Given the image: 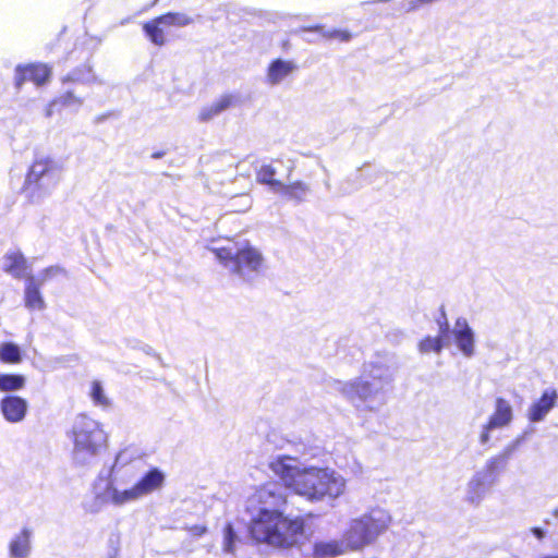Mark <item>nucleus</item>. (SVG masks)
<instances>
[{
	"label": "nucleus",
	"instance_id": "nucleus-1",
	"mask_svg": "<svg viewBox=\"0 0 558 558\" xmlns=\"http://www.w3.org/2000/svg\"><path fill=\"white\" fill-rule=\"evenodd\" d=\"M268 468L287 489L312 504L336 501L347 492V478L330 466L306 464L279 454L269 460Z\"/></svg>",
	"mask_w": 558,
	"mask_h": 558
},
{
	"label": "nucleus",
	"instance_id": "nucleus-2",
	"mask_svg": "<svg viewBox=\"0 0 558 558\" xmlns=\"http://www.w3.org/2000/svg\"><path fill=\"white\" fill-rule=\"evenodd\" d=\"M286 502L281 488L274 483L260 486L250 497V529L256 541L275 547H290L299 543L304 534V522L300 518L283 517L282 508Z\"/></svg>",
	"mask_w": 558,
	"mask_h": 558
},
{
	"label": "nucleus",
	"instance_id": "nucleus-3",
	"mask_svg": "<svg viewBox=\"0 0 558 558\" xmlns=\"http://www.w3.org/2000/svg\"><path fill=\"white\" fill-rule=\"evenodd\" d=\"M392 381V372L381 362L363 365L360 377L348 381H336L335 390L351 401H360L369 410H377L387 401V391Z\"/></svg>",
	"mask_w": 558,
	"mask_h": 558
},
{
	"label": "nucleus",
	"instance_id": "nucleus-4",
	"mask_svg": "<svg viewBox=\"0 0 558 558\" xmlns=\"http://www.w3.org/2000/svg\"><path fill=\"white\" fill-rule=\"evenodd\" d=\"M208 250L228 271L244 281H252L264 269L262 253L246 240L213 241Z\"/></svg>",
	"mask_w": 558,
	"mask_h": 558
},
{
	"label": "nucleus",
	"instance_id": "nucleus-5",
	"mask_svg": "<svg viewBox=\"0 0 558 558\" xmlns=\"http://www.w3.org/2000/svg\"><path fill=\"white\" fill-rule=\"evenodd\" d=\"M66 436L72 442V461L80 466L90 465L109 444L102 423L87 414L74 417Z\"/></svg>",
	"mask_w": 558,
	"mask_h": 558
},
{
	"label": "nucleus",
	"instance_id": "nucleus-6",
	"mask_svg": "<svg viewBox=\"0 0 558 558\" xmlns=\"http://www.w3.org/2000/svg\"><path fill=\"white\" fill-rule=\"evenodd\" d=\"M62 162L50 155H38L29 165L22 185V194L32 205L45 203L61 183Z\"/></svg>",
	"mask_w": 558,
	"mask_h": 558
},
{
	"label": "nucleus",
	"instance_id": "nucleus-7",
	"mask_svg": "<svg viewBox=\"0 0 558 558\" xmlns=\"http://www.w3.org/2000/svg\"><path fill=\"white\" fill-rule=\"evenodd\" d=\"M392 518L389 511L383 508H373L360 517L348 522L342 537L351 551L361 550L383 535L391 525Z\"/></svg>",
	"mask_w": 558,
	"mask_h": 558
},
{
	"label": "nucleus",
	"instance_id": "nucleus-8",
	"mask_svg": "<svg viewBox=\"0 0 558 558\" xmlns=\"http://www.w3.org/2000/svg\"><path fill=\"white\" fill-rule=\"evenodd\" d=\"M136 458L137 452L133 447H124L117 452L111 465L102 469L93 482L90 496L83 500L82 506L85 512L96 514L107 507L105 486L112 483L113 487H121L120 474L123 468L131 464Z\"/></svg>",
	"mask_w": 558,
	"mask_h": 558
},
{
	"label": "nucleus",
	"instance_id": "nucleus-9",
	"mask_svg": "<svg viewBox=\"0 0 558 558\" xmlns=\"http://www.w3.org/2000/svg\"><path fill=\"white\" fill-rule=\"evenodd\" d=\"M165 483L166 474L159 468L149 469L130 487H113L112 483H108L105 486L107 506L123 507L136 502L161 490Z\"/></svg>",
	"mask_w": 558,
	"mask_h": 558
},
{
	"label": "nucleus",
	"instance_id": "nucleus-10",
	"mask_svg": "<svg viewBox=\"0 0 558 558\" xmlns=\"http://www.w3.org/2000/svg\"><path fill=\"white\" fill-rule=\"evenodd\" d=\"M498 460L492 458L478 469L468 481L464 488V500L472 506H480L496 482Z\"/></svg>",
	"mask_w": 558,
	"mask_h": 558
},
{
	"label": "nucleus",
	"instance_id": "nucleus-11",
	"mask_svg": "<svg viewBox=\"0 0 558 558\" xmlns=\"http://www.w3.org/2000/svg\"><path fill=\"white\" fill-rule=\"evenodd\" d=\"M193 23V19L181 12H170L153 19L143 25V29L156 46H163L167 43V35L172 27H184Z\"/></svg>",
	"mask_w": 558,
	"mask_h": 558
},
{
	"label": "nucleus",
	"instance_id": "nucleus-12",
	"mask_svg": "<svg viewBox=\"0 0 558 558\" xmlns=\"http://www.w3.org/2000/svg\"><path fill=\"white\" fill-rule=\"evenodd\" d=\"M513 420V409L510 402L504 398H497L494 412L488 421L482 425L480 432V442L486 445L490 440V433L496 429L508 427Z\"/></svg>",
	"mask_w": 558,
	"mask_h": 558
},
{
	"label": "nucleus",
	"instance_id": "nucleus-13",
	"mask_svg": "<svg viewBox=\"0 0 558 558\" xmlns=\"http://www.w3.org/2000/svg\"><path fill=\"white\" fill-rule=\"evenodd\" d=\"M62 269L57 266L46 268L39 272L37 277H28L25 286V306L33 311H41L45 308V301L39 291V287L51 277L58 276Z\"/></svg>",
	"mask_w": 558,
	"mask_h": 558
},
{
	"label": "nucleus",
	"instance_id": "nucleus-14",
	"mask_svg": "<svg viewBox=\"0 0 558 558\" xmlns=\"http://www.w3.org/2000/svg\"><path fill=\"white\" fill-rule=\"evenodd\" d=\"M457 349L465 357H472L476 351L475 332L466 318L458 317L451 330H449Z\"/></svg>",
	"mask_w": 558,
	"mask_h": 558
},
{
	"label": "nucleus",
	"instance_id": "nucleus-15",
	"mask_svg": "<svg viewBox=\"0 0 558 558\" xmlns=\"http://www.w3.org/2000/svg\"><path fill=\"white\" fill-rule=\"evenodd\" d=\"M51 75V69L43 63L17 65L15 68L14 83L20 88L25 82L31 81L37 86L46 84Z\"/></svg>",
	"mask_w": 558,
	"mask_h": 558
},
{
	"label": "nucleus",
	"instance_id": "nucleus-16",
	"mask_svg": "<svg viewBox=\"0 0 558 558\" xmlns=\"http://www.w3.org/2000/svg\"><path fill=\"white\" fill-rule=\"evenodd\" d=\"M296 70L298 65L294 61L280 58L275 59L266 70L265 82L269 86H278L292 76Z\"/></svg>",
	"mask_w": 558,
	"mask_h": 558
},
{
	"label": "nucleus",
	"instance_id": "nucleus-17",
	"mask_svg": "<svg viewBox=\"0 0 558 558\" xmlns=\"http://www.w3.org/2000/svg\"><path fill=\"white\" fill-rule=\"evenodd\" d=\"M0 410L4 420L15 424L22 422L28 410L27 401L19 396H5L0 401Z\"/></svg>",
	"mask_w": 558,
	"mask_h": 558
},
{
	"label": "nucleus",
	"instance_id": "nucleus-18",
	"mask_svg": "<svg viewBox=\"0 0 558 558\" xmlns=\"http://www.w3.org/2000/svg\"><path fill=\"white\" fill-rule=\"evenodd\" d=\"M558 395L555 389H547L542 397L533 402L527 410V418L533 422H542L555 407Z\"/></svg>",
	"mask_w": 558,
	"mask_h": 558
},
{
	"label": "nucleus",
	"instance_id": "nucleus-19",
	"mask_svg": "<svg viewBox=\"0 0 558 558\" xmlns=\"http://www.w3.org/2000/svg\"><path fill=\"white\" fill-rule=\"evenodd\" d=\"M3 270L14 278H25L26 281L28 280V277H33L31 275L32 269L27 259L17 251L9 252L4 255Z\"/></svg>",
	"mask_w": 558,
	"mask_h": 558
},
{
	"label": "nucleus",
	"instance_id": "nucleus-20",
	"mask_svg": "<svg viewBox=\"0 0 558 558\" xmlns=\"http://www.w3.org/2000/svg\"><path fill=\"white\" fill-rule=\"evenodd\" d=\"M33 531L28 527H23L9 544V553L11 558H27L31 554Z\"/></svg>",
	"mask_w": 558,
	"mask_h": 558
},
{
	"label": "nucleus",
	"instance_id": "nucleus-21",
	"mask_svg": "<svg viewBox=\"0 0 558 558\" xmlns=\"http://www.w3.org/2000/svg\"><path fill=\"white\" fill-rule=\"evenodd\" d=\"M449 333V326L447 322L439 323V335L436 337L427 336L418 342V351L422 354L430 352L439 354L446 345L445 339Z\"/></svg>",
	"mask_w": 558,
	"mask_h": 558
},
{
	"label": "nucleus",
	"instance_id": "nucleus-22",
	"mask_svg": "<svg viewBox=\"0 0 558 558\" xmlns=\"http://www.w3.org/2000/svg\"><path fill=\"white\" fill-rule=\"evenodd\" d=\"M351 551L343 537L340 541L319 542L314 546L316 558H335Z\"/></svg>",
	"mask_w": 558,
	"mask_h": 558
},
{
	"label": "nucleus",
	"instance_id": "nucleus-23",
	"mask_svg": "<svg viewBox=\"0 0 558 558\" xmlns=\"http://www.w3.org/2000/svg\"><path fill=\"white\" fill-rule=\"evenodd\" d=\"M233 102L231 95H222L211 104L204 106L198 112V120L207 122L226 111Z\"/></svg>",
	"mask_w": 558,
	"mask_h": 558
},
{
	"label": "nucleus",
	"instance_id": "nucleus-24",
	"mask_svg": "<svg viewBox=\"0 0 558 558\" xmlns=\"http://www.w3.org/2000/svg\"><path fill=\"white\" fill-rule=\"evenodd\" d=\"M310 193V187L303 182H294L290 185L281 184L278 194L286 196L289 199L296 202H304Z\"/></svg>",
	"mask_w": 558,
	"mask_h": 558
},
{
	"label": "nucleus",
	"instance_id": "nucleus-25",
	"mask_svg": "<svg viewBox=\"0 0 558 558\" xmlns=\"http://www.w3.org/2000/svg\"><path fill=\"white\" fill-rule=\"evenodd\" d=\"M26 378L19 374H0V392H15L25 387Z\"/></svg>",
	"mask_w": 558,
	"mask_h": 558
},
{
	"label": "nucleus",
	"instance_id": "nucleus-26",
	"mask_svg": "<svg viewBox=\"0 0 558 558\" xmlns=\"http://www.w3.org/2000/svg\"><path fill=\"white\" fill-rule=\"evenodd\" d=\"M276 169L272 165H263L256 173L259 183L268 184L275 193H278L281 182L275 180Z\"/></svg>",
	"mask_w": 558,
	"mask_h": 558
},
{
	"label": "nucleus",
	"instance_id": "nucleus-27",
	"mask_svg": "<svg viewBox=\"0 0 558 558\" xmlns=\"http://www.w3.org/2000/svg\"><path fill=\"white\" fill-rule=\"evenodd\" d=\"M0 361L9 364H17L22 361L21 349L12 342L0 344Z\"/></svg>",
	"mask_w": 558,
	"mask_h": 558
},
{
	"label": "nucleus",
	"instance_id": "nucleus-28",
	"mask_svg": "<svg viewBox=\"0 0 558 558\" xmlns=\"http://www.w3.org/2000/svg\"><path fill=\"white\" fill-rule=\"evenodd\" d=\"M89 397L96 407L106 408L110 403L101 383L98 380L90 383Z\"/></svg>",
	"mask_w": 558,
	"mask_h": 558
},
{
	"label": "nucleus",
	"instance_id": "nucleus-29",
	"mask_svg": "<svg viewBox=\"0 0 558 558\" xmlns=\"http://www.w3.org/2000/svg\"><path fill=\"white\" fill-rule=\"evenodd\" d=\"M308 31L319 33L324 38L338 39L340 41H349L351 34L347 29H328L326 31L323 26L317 25L308 28Z\"/></svg>",
	"mask_w": 558,
	"mask_h": 558
},
{
	"label": "nucleus",
	"instance_id": "nucleus-30",
	"mask_svg": "<svg viewBox=\"0 0 558 558\" xmlns=\"http://www.w3.org/2000/svg\"><path fill=\"white\" fill-rule=\"evenodd\" d=\"M59 101L62 107L69 108L73 111H77L84 102L82 97L74 95L72 92H66L61 95L59 97Z\"/></svg>",
	"mask_w": 558,
	"mask_h": 558
},
{
	"label": "nucleus",
	"instance_id": "nucleus-31",
	"mask_svg": "<svg viewBox=\"0 0 558 558\" xmlns=\"http://www.w3.org/2000/svg\"><path fill=\"white\" fill-rule=\"evenodd\" d=\"M238 542V536L235 535L232 525L227 524L223 530V550L226 553L233 554L235 551V544Z\"/></svg>",
	"mask_w": 558,
	"mask_h": 558
},
{
	"label": "nucleus",
	"instance_id": "nucleus-32",
	"mask_svg": "<svg viewBox=\"0 0 558 558\" xmlns=\"http://www.w3.org/2000/svg\"><path fill=\"white\" fill-rule=\"evenodd\" d=\"M68 81L81 82V83H93L96 81V76L92 72L90 68L87 66L85 71H75L66 77Z\"/></svg>",
	"mask_w": 558,
	"mask_h": 558
},
{
	"label": "nucleus",
	"instance_id": "nucleus-33",
	"mask_svg": "<svg viewBox=\"0 0 558 558\" xmlns=\"http://www.w3.org/2000/svg\"><path fill=\"white\" fill-rule=\"evenodd\" d=\"M57 105H60L59 97L57 99H53L46 106L45 116L47 118H51L53 116Z\"/></svg>",
	"mask_w": 558,
	"mask_h": 558
},
{
	"label": "nucleus",
	"instance_id": "nucleus-34",
	"mask_svg": "<svg viewBox=\"0 0 558 558\" xmlns=\"http://www.w3.org/2000/svg\"><path fill=\"white\" fill-rule=\"evenodd\" d=\"M530 531L539 541L546 536V531L542 527H532Z\"/></svg>",
	"mask_w": 558,
	"mask_h": 558
},
{
	"label": "nucleus",
	"instance_id": "nucleus-35",
	"mask_svg": "<svg viewBox=\"0 0 558 558\" xmlns=\"http://www.w3.org/2000/svg\"><path fill=\"white\" fill-rule=\"evenodd\" d=\"M191 533L195 536H201L206 532V527L202 525H194L190 529Z\"/></svg>",
	"mask_w": 558,
	"mask_h": 558
},
{
	"label": "nucleus",
	"instance_id": "nucleus-36",
	"mask_svg": "<svg viewBox=\"0 0 558 558\" xmlns=\"http://www.w3.org/2000/svg\"><path fill=\"white\" fill-rule=\"evenodd\" d=\"M421 5H423V3H420V2H416V0H407V11H413V10H416L417 8H420Z\"/></svg>",
	"mask_w": 558,
	"mask_h": 558
},
{
	"label": "nucleus",
	"instance_id": "nucleus-37",
	"mask_svg": "<svg viewBox=\"0 0 558 558\" xmlns=\"http://www.w3.org/2000/svg\"><path fill=\"white\" fill-rule=\"evenodd\" d=\"M241 199L243 201V205H244L245 209L251 207L252 201L248 197V195H242Z\"/></svg>",
	"mask_w": 558,
	"mask_h": 558
},
{
	"label": "nucleus",
	"instance_id": "nucleus-38",
	"mask_svg": "<svg viewBox=\"0 0 558 558\" xmlns=\"http://www.w3.org/2000/svg\"><path fill=\"white\" fill-rule=\"evenodd\" d=\"M536 558H558V554L557 555L542 554V555L537 556Z\"/></svg>",
	"mask_w": 558,
	"mask_h": 558
},
{
	"label": "nucleus",
	"instance_id": "nucleus-39",
	"mask_svg": "<svg viewBox=\"0 0 558 558\" xmlns=\"http://www.w3.org/2000/svg\"><path fill=\"white\" fill-rule=\"evenodd\" d=\"M117 553H118V549H117V548H114V549H113V556H116V555H117Z\"/></svg>",
	"mask_w": 558,
	"mask_h": 558
}]
</instances>
